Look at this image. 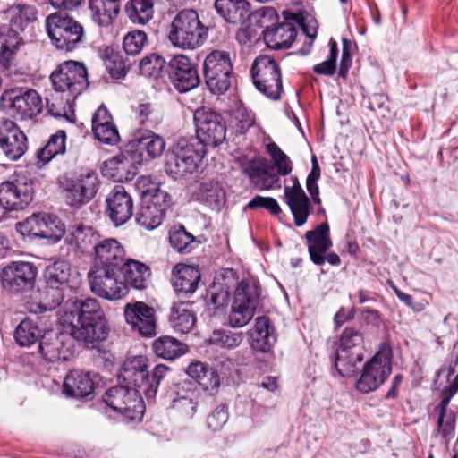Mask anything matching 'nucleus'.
<instances>
[{
	"instance_id": "nucleus-18",
	"label": "nucleus",
	"mask_w": 458,
	"mask_h": 458,
	"mask_svg": "<svg viewBox=\"0 0 458 458\" xmlns=\"http://www.w3.org/2000/svg\"><path fill=\"white\" fill-rule=\"evenodd\" d=\"M37 273L32 263L13 261L2 269L3 287L12 293L30 292L35 286Z\"/></svg>"
},
{
	"instance_id": "nucleus-55",
	"label": "nucleus",
	"mask_w": 458,
	"mask_h": 458,
	"mask_svg": "<svg viewBox=\"0 0 458 458\" xmlns=\"http://www.w3.org/2000/svg\"><path fill=\"white\" fill-rule=\"evenodd\" d=\"M336 350H363V335L353 327H346L341 335Z\"/></svg>"
},
{
	"instance_id": "nucleus-37",
	"label": "nucleus",
	"mask_w": 458,
	"mask_h": 458,
	"mask_svg": "<svg viewBox=\"0 0 458 458\" xmlns=\"http://www.w3.org/2000/svg\"><path fill=\"white\" fill-rule=\"evenodd\" d=\"M124 53L117 48L107 47L105 48L102 55L104 64L111 75L114 79H123L135 60L130 56H124Z\"/></svg>"
},
{
	"instance_id": "nucleus-32",
	"label": "nucleus",
	"mask_w": 458,
	"mask_h": 458,
	"mask_svg": "<svg viewBox=\"0 0 458 458\" xmlns=\"http://www.w3.org/2000/svg\"><path fill=\"white\" fill-rule=\"evenodd\" d=\"M101 239L102 236L96 228L83 224L71 228L67 236L68 242L82 253L95 250Z\"/></svg>"
},
{
	"instance_id": "nucleus-17",
	"label": "nucleus",
	"mask_w": 458,
	"mask_h": 458,
	"mask_svg": "<svg viewBox=\"0 0 458 458\" xmlns=\"http://www.w3.org/2000/svg\"><path fill=\"white\" fill-rule=\"evenodd\" d=\"M70 206H81L90 201L98 191V174L87 170L72 177H64L61 182Z\"/></svg>"
},
{
	"instance_id": "nucleus-13",
	"label": "nucleus",
	"mask_w": 458,
	"mask_h": 458,
	"mask_svg": "<svg viewBox=\"0 0 458 458\" xmlns=\"http://www.w3.org/2000/svg\"><path fill=\"white\" fill-rule=\"evenodd\" d=\"M139 389L124 386L110 387L106 391L104 402L114 411L130 420L141 419L145 406Z\"/></svg>"
},
{
	"instance_id": "nucleus-28",
	"label": "nucleus",
	"mask_w": 458,
	"mask_h": 458,
	"mask_svg": "<svg viewBox=\"0 0 458 458\" xmlns=\"http://www.w3.org/2000/svg\"><path fill=\"white\" fill-rule=\"evenodd\" d=\"M310 260L318 266L325 264V254L332 246L327 223L318 225L305 234Z\"/></svg>"
},
{
	"instance_id": "nucleus-26",
	"label": "nucleus",
	"mask_w": 458,
	"mask_h": 458,
	"mask_svg": "<svg viewBox=\"0 0 458 458\" xmlns=\"http://www.w3.org/2000/svg\"><path fill=\"white\" fill-rule=\"evenodd\" d=\"M125 261L123 246L114 238H102L94 250L91 267L121 268Z\"/></svg>"
},
{
	"instance_id": "nucleus-10",
	"label": "nucleus",
	"mask_w": 458,
	"mask_h": 458,
	"mask_svg": "<svg viewBox=\"0 0 458 458\" xmlns=\"http://www.w3.org/2000/svg\"><path fill=\"white\" fill-rule=\"evenodd\" d=\"M253 83L267 98L277 100L283 92L282 74L278 64L268 55L258 56L250 68Z\"/></svg>"
},
{
	"instance_id": "nucleus-49",
	"label": "nucleus",
	"mask_w": 458,
	"mask_h": 458,
	"mask_svg": "<svg viewBox=\"0 0 458 458\" xmlns=\"http://www.w3.org/2000/svg\"><path fill=\"white\" fill-rule=\"evenodd\" d=\"M42 335L38 322L25 318L16 327L13 336L20 346H30L41 339Z\"/></svg>"
},
{
	"instance_id": "nucleus-46",
	"label": "nucleus",
	"mask_w": 458,
	"mask_h": 458,
	"mask_svg": "<svg viewBox=\"0 0 458 458\" xmlns=\"http://www.w3.org/2000/svg\"><path fill=\"white\" fill-rule=\"evenodd\" d=\"M125 13L135 24H146L153 18L154 0H129Z\"/></svg>"
},
{
	"instance_id": "nucleus-24",
	"label": "nucleus",
	"mask_w": 458,
	"mask_h": 458,
	"mask_svg": "<svg viewBox=\"0 0 458 458\" xmlns=\"http://www.w3.org/2000/svg\"><path fill=\"white\" fill-rule=\"evenodd\" d=\"M71 335L63 332L48 330L43 333L39 342V352L49 362L67 360L71 355Z\"/></svg>"
},
{
	"instance_id": "nucleus-41",
	"label": "nucleus",
	"mask_w": 458,
	"mask_h": 458,
	"mask_svg": "<svg viewBox=\"0 0 458 458\" xmlns=\"http://www.w3.org/2000/svg\"><path fill=\"white\" fill-rule=\"evenodd\" d=\"M169 322L174 331L189 333L196 322L195 315L190 302H180L173 305L169 315Z\"/></svg>"
},
{
	"instance_id": "nucleus-22",
	"label": "nucleus",
	"mask_w": 458,
	"mask_h": 458,
	"mask_svg": "<svg viewBox=\"0 0 458 458\" xmlns=\"http://www.w3.org/2000/svg\"><path fill=\"white\" fill-rule=\"evenodd\" d=\"M126 322L134 331L143 336H153L156 334L157 320L155 310L143 301L127 303L124 307Z\"/></svg>"
},
{
	"instance_id": "nucleus-1",
	"label": "nucleus",
	"mask_w": 458,
	"mask_h": 458,
	"mask_svg": "<svg viewBox=\"0 0 458 458\" xmlns=\"http://www.w3.org/2000/svg\"><path fill=\"white\" fill-rule=\"evenodd\" d=\"M56 316L58 324L77 341L94 344L108 337L105 312L95 298H68Z\"/></svg>"
},
{
	"instance_id": "nucleus-20",
	"label": "nucleus",
	"mask_w": 458,
	"mask_h": 458,
	"mask_svg": "<svg viewBox=\"0 0 458 458\" xmlns=\"http://www.w3.org/2000/svg\"><path fill=\"white\" fill-rule=\"evenodd\" d=\"M0 149L11 161L19 160L28 150L27 136L9 119L0 121Z\"/></svg>"
},
{
	"instance_id": "nucleus-44",
	"label": "nucleus",
	"mask_w": 458,
	"mask_h": 458,
	"mask_svg": "<svg viewBox=\"0 0 458 458\" xmlns=\"http://www.w3.org/2000/svg\"><path fill=\"white\" fill-rule=\"evenodd\" d=\"M189 377L196 380L206 391L216 389L220 385L216 372L200 361L191 362L186 370Z\"/></svg>"
},
{
	"instance_id": "nucleus-45",
	"label": "nucleus",
	"mask_w": 458,
	"mask_h": 458,
	"mask_svg": "<svg viewBox=\"0 0 458 458\" xmlns=\"http://www.w3.org/2000/svg\"><path fill=\"white\" fill-rule=\"evenodd\" d=\"M89 8L92 20L102 27L112 24L120 12V4L102 0H89Z\"/></svg>"
},
{
	"instance_id": "nucleus-31",
	"label": "nucleus",
	"mask_w": 458,
	"mask_h": 458,
	"mask_svg": "<svg viewBox=\"0 0 458 458\" xmlns=\"http://www.w3.org/2000/svg\"><path fill=\"white\" fill-rule=\"evenodd\" d=\"M275 28L267 27L264 30V40L272 49L289 48L297 36V28L293 21L295 17Z\"/></svg>"
},
{
	"instance_id": "nucleus-54",
	"label": "nucleus",
	"mask_w": 458,
	"mask_h": 458,
	"mask_svg": "<svg viewBox=\"0 0 458 458\" xmlns=\"http://www.w3.org/2000/svg\"><path fill=\"white\" fill-rule=\"evenodd\" d=\"M267 150L273 158L274 164L280 175H287L292 172L293 165L288 156L275 143L267 145Z\"/></svg>"
},
{
	"instance_id": "nucleus-35",
	"label": "nucleus",
	"mask_w": 458,
	"mask_h": 458,
	"mask_svg": "<svg viewBox=\"0 0 458 458\" xmlns=\"http://www.w3.org/2000/svg\"><path fill=\"white\" fill-rule=\"evenodd\" d=\"M217 13L231 23H243L250 15V5L246 0H216Z\"/></svg>"
},
{
	"instance_id": "nucleus-62",
	"label": "nucleus",
	"mask_w": 458,
	"mask_h": 458,
	"mask_svg": "<svg viewBox=\"0 0 458 458\" xmlns=\"http://www.w3.org/2000/svg\"><path fill=\"white\" fill-rule=\"evenodd\" d=\"M456 417L453 411L438 414L437 420V432L443 437L452 434L455 429Z\"/></svg>"
},
{
	"instance_id": "nucleus-23",
	"label": "nucleus",
	"mask_w": 458,
	"mask_h": 458,
	"mask_svg": "<svg viewBox=\"0 0 458 458\" xmlns=\"http://www.w3.org/2000/svg\"><path fill=\"white\" fill-rule=\"evenodd\" d=\"M170 77L180 92L190 91L199 86L200 79L196 66L184 55H174L170 63Z\"/></svg>"
},
{
	"instance_id": "nucleus-30",
	"label": "nucleus",
	"mask_w": 458,
	"mask_h": 458,
	"mask_svg": "<svg viewBox=\"0 0 458 458\" xmlns=\"http://www.w3.org/2000/svg\"><path fill=\"white\" fill-rule=\"evenodd\" d=\"M200 271L197 267L177 264L172 271V284L176 293H193L200 281Z\"/></svg>"
},
{
	"instance_id": "nucleus-48",
	"label": "nucleus",
	"mask_w": 458,
	"mask_h": 458,
	"mask_svg": "<svg viewBox=\"0 0 458 458\" xmlns=\"http://www.w3.org/2000/svg\"><path fill=\"white\" fill-rule=\"evenodd\" d=\"M169 243L181 254L191 252L198 244L196 238L182 225H174L169 230Z\"/></svg>"
},
{
	"instance_id": "nucleus-9",
	"label": "nucleus",
	"mask_w": 458,
	"mask_h": 458,
	"mask_svg": "<svg viewBox=\"0 0 458 458\" xmlns=\"http://www.w3.org/2000/svg\"><path fill=\"white\" fill-rule=\"evenodd\" d=\"M259 301V292L256 283L242 280L235 291L228 324L232 327H242L253 318Z\"/></svg>"
},
{
	"instance_id": "nucleus-39",
	"label": "nucleus",
	"mask_w": 458,
	"mask_h": 458,
	"mask_svg": "<svg viewBox=\"0 0 458 458\" xmlns=\"http://www.w3.org/2000/svg\"><path fill=\"white\" fill-rule=\"evenodd\" d=\"M124 283L134 289L143 290L146 288L150 276V268L141 261L129 259L121 267Z\"/></svg>"
},
{
	"instance_id": "nucleus-12",
	"label": "nucleus",
	"mask_w": 458,
	"mask_h": 458,
	"mask_svg": "<svg viewBox=\"0 0 458 458\" xmlns=\"http://www.w3.org/2000/svg\"><path fill=\"white\" fill-rule=\"evenodd\" d=\"M121 268L91 267L88 277L91 292L103 299L117 301L129 293L127 284L119 279Z\"/></svg>"
},
{
	"instance_id": "nucleus-61",
	"label": "nucleus",
	"mask_w": 458,
	"mask_h": 458,
	"mask_svg": "<svg viewBox=\"0 0 458 458\" xmlns=\"http://www.w3.org/2000/svg\"><path fill=\"white\" fill-rule=\"evenodd\" d=\"M234 118L240 133H245L255 123L253 113L245 107H238L234 112Z\"/></svg>"
},
{
	"instance_id": "nucleus-27",
	"label": "nucleus",
	"mask_w": 458,
	"mask_h": 458,
	"mask_svg": "<svg viewBox=\"0 0 458 458\" xmlns=\"http://www.w3.org/2000/svg\"><path fill=\"white\" fill-rule=\"evenodd\" d=\"M284 200L293 216L295 225H303L312 212L313 208L297 178L294 179L293 186L284 187Z\"/></svg>"
},
{
	"instance_id": "nucleus-4",
	"label": "nucleus",
	"mask_w": 458,
	"mask_h": 458,
	"mask_svg": "<svg viewBox=\"0 0 458 458\" xmlns=\"http://www.w3.org/2000/svg\"><path fill=\"white\" fill-rule=\"evenodd\" d=\"M205 156L203 146L196 140L180 139L166 154L165 170L178 180L193 174Z\"/></svg>"
},
{
	"instance_id": "nucleus-3",
	"label": "nucleus",
	"mask_w": 458,
	"mask_h": 458,
	"mask_svg": "<svg viewBox=\"0 0 458 458\" xmlns=\"http://www.w3.org/2000/svg\"><path fill=\"white\" fill-rule=\"evenodd\" d=\"M207 36L208 28L202 24L198 13L193 9H183L176 13L167 33L172 46L182 50L199 47Z\"/></svg>"
},
{
	"instance_id": "nucleus-15",
	"label": "nucleus",
	"mask_w": 458,
	"mask_h": 458,
	"mask_svg": "<svg viewBox=\"0 0 458 458\" xmlns=\"http://www.w3.org/2000/svg\"><path fill=\"white\" fill-rule=\"evenodd\" d=\"M194 123L197 136L190 140H199L205 154L208 147H217L225 140L226 127L219 114L198 109L194 114Z\"/></svg>"
},
{
	"instance_id": "nucleus-56",
	"label": "nucleus",
	"mask_w": 458,
	"mask_h": 458,
	"mask_svg": "<svg viewBox=\"0 0 458 458\" xmlns=\"http://www.w3.org/2000/svg\"><path fill=\"white\" fill-rule=\"evenodd\" d=\"M242 333L232 332L230 330H217L210 337V343L224 348L233 349L237 347L242 341Z\"/></svg>"
},
{
	"instance_id": "nucleus-16",
	"label": "nucleus",
	"mask_w": 458,
	"mask_h": 458,
	"mask_svg": "<svg viewBox=\"0 0 458 458\" xmlns=\"http://www.w3.org/2000/svg\"><path fill=\"white\" fill-rule=\"evenodd\" d=\"M32 199V182L23 174H14L0 184V205L6 210H21Z\"/></svg>"
},
{
	"instance_id": "nucleus-34",
	"label": "nucleus",
	"mask_w": 458,
	"mask_h": 458,
	"mask_svg": "<svg viewBox=\"0 0 458 458\" xmlns=\"http://www.w3.org/2000/svg\"><path fill=\"white\" fill-rule=\"evenodd\" d=\"M250 339L253 350L260 352H268L271 350L276 337L275 328L267 317L256 318Z\"/></svg>"
},
{
	"instance_id": "nucleus-58",
	"label": "nucleus",
	"mask_w": 458,
	"mask_h": 458,
	"mask_svg": "<svg viewBox=\"0 0 458 458\" xmlns=\"http://www.w3.org/2000/svg\"><path fill=\"white\" fill-rule=\"evenodd\" d=\"M136 187L143 195V199H153L160 192H165L160 189L159 183L153 181L151 176L142 175L137 179Z\"/></svg>"
},
{
	"instance_id": "nucleus-50",
	"label": "nucleus",
	"mask_w": 458,
	"mask_h": 458,
	"mask_svg": "<svg viewBox=\"0 0 458 458\" xmlns=\"http://www.w3.org/2000/svg\"><path fill=\"white\" fill-rule=\"evenodd\" d=\"M65 131H57L53 134L46 146L38 151L37 157L42 165L48 163L55 156L65 152Z\"/></svg>"
},
{
	"instance_id": "nucleus-19",
	"label": "nucleus",
	"mask_w": 458,
	"mask_h": 458,
	"mask_svg": "<svg viewBox=\"0 0 458 458\" xmlns=\"http://www.w3.org/2000/svg\"><path fill=\"white\" fill-rule=\"evenodd\" d=\"M17 230L27 236L57 241L64 233V224L47 214H34L16 225Z\"/></svg>"
},
{
	"instance_id": "nucleus-63",
	"label": "nucleus",
	"mask_w": 458,
	"mask_h": 458,
	"mask_svg": "<svg viewBox=\"0 0 458 458\" xmlns=\"http://www.w3.org/2000/svg\"><path fill=\"white\" fill-rule=\"evenodd\" d=\"M229 294L227 290L220 285H213L209 288L207 299L208 303L213 305L214 309L224 307L228 301Z\"/></svg>"
},
{
	"instance_id": "nucleus-29",
	"label": "nucleus",
	"mask_w": 458,
	"mask_h": 458,
	"mask_svg": "<svg viewBox=\"0 0 458 458\" xmlns=\"http://www.w3.org/2000/svg\"><path fill=\"white\" fill-rule=\"evenodd\" d=\"M63 392L69 397H88L94 392V382L89 372L72 369L64 377Z\"/></svg>"
},
{
	"instance_id": "nucleus-25",
	"label": "nucleus",
	"mask_w": 458,
	"mask_h": 458,
	"mask_svg": "<svg viewBox=\"0 0 458 458\" xmlns=\"http://www.w3.org/2000/svg\"><path fill=\"white\" fill-rule=\"evenodd\" d=\"M106 202V214L115 226L125 224L132 216L133 200L124 187L115 186Z\"/></svg>"
},
{
	"instance_id": "nucleus-43",
	"label": "nucleus",
	"mask_w": 458,
	"mask_h": 458,
	"mask_svg": "<svg viewBox=\"0 0 458 458\" xmlns=\"http://www.w3.org/2000/svg\"><path fill=\"white\" fill-rule=\"evenodd\" d=\"M362 360L363 350H336L335 367L342 377H349L358 371Z\"/></svg>"
},
{
	"instance_id": "nucleus-52",
	"label": "nucleus",
	"mask_w": 458,
	"mask_h": 458,
	"mask_svg": "<svg viewBox=\"0 0 458 458\" xmlns=\"http://www.w3.org/2000/svg\"><path fill=\"white\" fill-rule=\"evenodd\" d=\"M165 65V60L157 54L152 53L144 56L139 63L141 75L157 78L160 76Z\"/></svg>"
},
{
	"instance_id": "nucleus-38",
	"label": "nucleus",
	"mask_w": 458,
	"mask_h": 458,
	"mask_svg": "<svg viewBox=\"0 0 458 458\" xmlns=\"http://www.w3.org/2000/svg\"><path fill=\"white\" fill-rule=\"evenodd\" d=\"M195 199L208 208L219 211L225 203V191L223 186L215 181L203 182L194 191Z\"/></svg>"
},
{
	"instance_id": "nucleus-14",
	"label": "nucleus",
	"mask_w": 458,
	"mask_h": 458,
	"mask_svg": "<svg viewBox=\"0 0 458 458\" xmlns=\"http://www.w3.org/2000/svg\"><path fill=\"white\" fill-rule=\"evenodd\" d=\"M4 19L8 21L6 27L5 43L8 50H11V58L15 54L18 47L22 43L20 33L26 27L34 22L38 18V10L34 5L27 4H18L10 6L4 13Z\"/></svg>"
},
{
	"instance_id": "nucleus-2",
	"label": "nucleus",
	"mask_w": 458,
	"mask_h": 458,
	"mask_svg": "<svg viewBox=\"0 0 458 458\" xmlns=\"http://www.w3.org/2000/svg\"><path fill=\"white\" fill-rule=\"evenodd\" d=\"M168 370L167 366L158 364L149 375L148 359L139 355L124 361L118 378L129 387L139 389V394H144L148 400H153Z\"/></svg>"
},
{
	"instance_id": "nucleus-21",
	"label": "nucleus",
	"mask_w": 458,
	"mask_h": 458,
	"mask_svg": "<svg viewBox=\"0 0 458 458\" xmlns=\"http://www.w3.org/2000/svg\"><path fill=\"white\" fill-rule=\"evenodd\" d=\"M171 203L172 197L167 192H160L153 199H143L136 214L137 223L148 230L157 228L162 224Z\"/></svg>"
},
{
	"instance_id": "nucleus-8",
	"label": "nucleus",
	"mask_w": 458,
	"mask_h": 458,
	"mask_svg": "<svg viewBox=\"0 0 458 458\" xmlns=\"http://www.w3.org/2000/svg\"><path fill=\"white\" fill-rule=\"evenodd\" d=\"M392 372V350L383 344L370 360L364 364L363 370L356 382V388L362 394L377 389Z\"/></svg>"
},
{
	"instance_id": "nucleus-51",
	"label": "nucleus",
	"mask_w": 458,
	"mask_h": 458,
	"mask_svg": "<svg viewBox=\"0 0 458 458\" xmlns=\"http://www.w3.org/2000/svg\"><path fill=\"white\" fill-rule=\"evenodd\" d=\"M148 41V35L145 31L140 30L129 31L123 40L124 54L132 59L141 53Z\"/></svg>"
},
{
	"instance_id": "nucleus-33",
	"label": "nucleus",
	"mask_w": 458,
	"mask_h": 458,
	"mask_svg": "<svg viewBox=\"0 0 458 458\" xmlns=\"http://www.w3.org/2000/svg\"><path fill=\"white\" fill-rule=\"evenodd\" d=\"M132 153L125 152L104 162L102 174L114 181L129 180L134 174Z\"/></svg>"
},
{
	"instance_id": "nucleus-5",
	"label": "nucleus",
	"mask_w": 458,
	"mask_h": 458,
	"mask_svg": "<svg viewBox=\"0 0 458 458\" xmlns=\"http://www.w3.org/2000/svg\"><path fill=\"white\" fill-rule=\"evenodd\" d=\"M46 30L52 44L59 50L71 52L82 42L84 28L72 16L54 13L46 18Z\"/></svg>"
},
{
	"instance_id": "nucleus-11",
	"label": "nucleus",
	"mask_w": 458,
	"mask_h": 458,
	"mask_svg": "<svg viewBox=\"0 0 458 458\" xmlns=\"http://www.w3.org/2000/svg\"><path fill=\"white\" fill-rule=\"evenodd\" d=\"M1 105L11 116L21 121L33 118L42 109V100L38 92L23 88L4 90Z\"/></svg>"
},
{
	"instance_id": "nucleus-36",
	"label": "nucleus",
	"mask_w": 458,
	"mask_h": 458,
	"mask_svg": "<svg viewBox=\"0 0 458 458\" xmlns=\"http://www.w3.org/2000/svg\"><path fill=\"white\" fill-rule=\"evenodd\" d=\"M46 283L51 285L74 291L76 277L72 276L71 265L59 260L47 267L44 274Z\"/></svg>"
},
{
	"instance_id": "nucleus-6",
	"label": "nucleus",
	"mask_w": 458,
	"mask_h": 458,
	"mask_svg": "<svg viewBox=\"0 0 458 458\" xmlns=\"http://www.w3.org/2000/svg\"><path fill=\"white\" fill-rule=\"evenodd\" d=\"M50 80L55 91L66 94L69 102L89 87L88 72L82 63L65 61L51 73Z\"/></svg>"
},
{
	"instance_id": "nucleus-57",
	"label": "nucleus",
	"mask_w": 458,
	"mask_h": 458,
	"mask_svg": "<svg viewBox=\"0 0 458 458\" xmlns=\"http://www.w3.org/2000/svg\"><path fill=\"white\" fill-rule=\"evenodd\" d=\"M95 137L106 144H114L119 139L118 130L114 121L105 124H98L92 127Z\"/></svg>"
},
{
	"instance_id": "nucleus-60",
	"label": "nucleus",
	"mask_w": 458,
	"mask_h": 458,
	"mask_svg": "<svg viewBox=\"0 0 458 458\" xmlns=\"http://www.w3.org/2000/svg\"><path fill=\"white\" fill-rule=\"evenodd\" d=\"M247 208L250 209L263 208L273 216H278L281 213V208L278 202L272 197L257 195L248 203Z\"/></svg>"
},
{
	"instance_id": "nucleus-40",
	"label": "nucleus",
	"mask_w": 458,
	"mask_h": 458,
	"mask_svg": "<svg viewBox=\"0 0 458 458\" xmlns=\"http://www.w3.org/2000/svg\"><path fill=\"white\" fill-rule=\"evenodd\" d=\"M242 172L247 174L253 182L258 183L263 181V186L269 189L273 188L275 183L279 182L276 174H267V162L265 158L257 157L242 164Z\"/></svg>"
},
{
	"instance_id": "nucleus-7",
	"label": "nucleus",
	"mask_w": 458,
	"mask_h": 458,
	"mask_svg": "<svg viewBox=\"0 0 458 458\" xmlns=\"http://www.w3.org/2000/svg\"><path fill=\"white\" fill-rule=\"evenodd\" d=\"M205 83L215 95L225 93L231 87L233 63L226 51L214 50L209 53L203 64Z\"/></svg>"
},
{
	"instance_id": "nucleus-42",
	"label": "nucleus",
	"mask_w": 458,
	"mask_h": 458,
	"mask_svg": "<svg viewBox=\"0 0 458 458\" xmlns=\"http://www.w3.org/2000/svg\"><path fill=\"white\" fill-rule=\"evenodd\" d=\"M152 348L157 357L167 360L179 358L188 351L185 344L168 335L157 338L152 344Z\"/></svg>"
},
{
	"instance_id": "nucleus-59",
	"label": "nucleus",
	"mask_w": 458,
	"mask_h": 458,
	"mask_svg": "<svg viewBox=\"0 0 458 458\" xmlns=\"http://www.w3.org/2000/svg\"><path fill=\"white\" fill-rule=\"evenodd\" d=\"M228 409L225 404H220L208 416V427L213 431H218L223 428L228 420Z\"/></svg>"
},
{
	"instance_id": "nucleus-53",
	"label": "nucleus",
	"mask_w": 458,
	"mask_h": 458,
	"mask_svg": "<svg viewBox=\"0 0 458 458\" xmlns=\"http://www.w3.org/2000/svg\"><path fill=\"white\" fill-rule=\"evenodd\" d=\"M165 142L162 137L149 133L139 140L140 150H145L149 158H156L163 153Z\"/></svg>"
},
{
	"instance_id": "nucleus-64",
	"label": "nucleus",
	"mask_w": 458,
	"mask_h": 458,
	"mask_svg": "<svg viewBox=\"0 0 458 458\" xmlns=\"http://www.w3.org/2000/svg\"><path fill=\"white\" fill-rule=\"evenodd\" d=\"M173 408L186 417L191 418L197 410V403L189 397H180L174 400Z\"/></svg>"
},
{
	"instance_id": "nucleus-47",
	"label": "nucleus",
	"mask_w": 458,
	"mask_h": 458,
	"mask_svg": "<svg viewBox=\"0 0 458 458\" xmlns=\"http://www.w3.org/2000/svg\"><path fill=\"white\" fill-rule=\"evenodd\" d=\"M74 291L70 289H61L59 286L51 285L47 284L46 291L43 294L42 300L38 305L40 312L47 310H53L57 307H63L68 298H72L71 293Z\"/></svg>"
}]
</instances>
